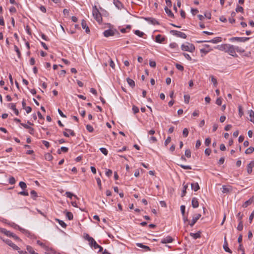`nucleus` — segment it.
Listing matches in <instances>:
<instances>
[{"mask_svg": "<svg viewBox=\"0 0 254 254\" xmlns=\"http://www.w3.org/2000/svg\"><path fill=\"white\" fill-rule=\"evenodd\" d=\"M253 202H254V197H253L250 198L249 200L245 201V203L243 204L242 206L244 208H246L249 205H251Z\"/></svg>", "mask_w": 254, "mask_h": 254, "instance_id": "a211bd4d", "label": "nucleus"}, {"mask_svg": "<svg viewBox=\"0 0 254 254\" xmlns=\"http://www.w3.org/2000/svg\"><path fill=\"white\" fill-rule=\"evenodd\" d=\"M200 234H201L200 231H198L196 233H190V235L191 237H192L194 239H197L198 238H200V237H201Z\"/></svg>", "mask_w": 254, "mask_h": 254, "instance_id": "aec40b11", "label": "nucleus"}, {"mask_svg": "<svg viewBox=\"0 0 254 254\" xmlns=\"http://www.w3.org/2000/svg\"><path fill=\"white\" fill-rule=\"evenodd\" d=\"M24 109H25L26 112L27 114H29L32 111V108L29 106H27V107H25Z\"/></svg>", "mask_w": 254, "mask_h": 254, "instance_id": "338daca9", "label": "nucleus"}, {"mask_svg": "<svg viewBox=\"0 0 254 254\" xmlns=\"http://www.w3.org/2000/svg\"><path fill=\"white\" fill-rule=\"evenodd\" d=\"M134 34L140 37H142L144 35V33L143 32H141L138 30H135L134 31Z\"/></svg>", "mask_w": 254, "mask_h": 254, "instance_id": "2f4dec72", "label": "nucleus"}, {"mask_svg": "<svg viewBox=\"0 0 254 254\" xmlns=\"http://www.w3.org/2000/svg\"><path fill=\"white\" fill-rule=\"evenodd\" d=\"M14 51L16 52V54H17V55L18 58H20L21 55L20 51L19 48H18V47L16 45H14Z\"/></svg>", "mask_w": 254, "mask_h": 254, "instance_id": "c85d7f7f", "label": "nucleus"}, {"mask_svg": "<svg viewBox=\"0 0 254 254\" xmlns=\"http://www.w3.org/2000/svg\"><path fill=\"white\" fill-rule=\"evenodd\" d=\"M66 216L68 218V219L69 220H72L73 218V214L70 212H66Z\"/></svg>", "mask_w": 254, "mask_h": 254, "instance_id": "7c9ffc66", "label": "nucleus"}, {"mask_svg": "<svg viewBox=\"0 0 254 254\" xmlns=\"http://www.w3.org/2000/svg\"><path fill=\"white\" fill-rule=\"evenodd\" d=\"M216 104L219 106L222 104V100L221 98H218L216 101Z\"/></svg>", "mask_w": 254, "mask_h": 254, "instance_id": "774afa93", "label": "nucleus"}, {"mask_svg": "<svg viewBox=\"0 0 254 254\" xmlns=\"http://www.w3.org/2000/svg\"><path fill=\"white\" fill-rule=\"evenodd\" d=\"M187 45L182 44L181 49L183 51L193 52L195 50V47L192 44L187 43Z\"/></svg>", "mask_w": 254, "mask_h": 254, "instance_id": "f03ea898", "label": "nucleus"}, {"mask_svg": "<svg viewBox=\"0 0 254 254\" xmlns=\"http://www.w3.org/2000/svg\"><path fill=\"white\" fill-rule=\"evenodd\" d=\"M229 46V44H222L221 45L217 46V48L219 49L220 51H225L226 53H227V49Z\"/></svg>", "mask_w": 254, "mask_h": 254, "instance_id": "ddd939ff", "label": "nucleus"}, {"mask_svg": "<svg viewBox=\"0 0 254 254\" xmlns=\"http://www.w3.org/2000/svg\"><path fill=\"white\" fill-rule=\"evenodd\" d=\"M112 174V171L110 169H108L106 172V175L108 177H110Z\"/></svg>", "mask_w": 254, "mask_h": 254, "instance_id": "052dcab7", "label": "nucleus"}, {"mask_svg": "<svg viewBox=\"0 0 254 254\" xmlns=\"http://www.w3.org/2000/svg\"><path fill=\"white\" fill-rule=\"evenodd\" d=\"M9 183L11 185L14 184L15 183V178L13 177H11L9 179Z\"/></svg>", "mask_w": 254, "mask_h": 254, "instance_id": "09e8293b", "label": "nucleus"}, {"mask_svg": "<svg viewBox=\"0 0 254 254\" xmlns=\"http://www.w3.org/2000/svg\"><path fill=\"white\" fill-rule=\"evenodd\" d=\"M65 130L66 131H68V132H69L71 136H74L75 135V132H74L73 130H72L71 129H68V128H65Z\"/></svg>", "mask_w": 254, "mask_h": 254, "instance_id": "3c124183", "label": "nucleus"}, {"mask_svg": "<svg viewBox=\"0 0 254 254\" xmlns=\"http://www.w3.org/2000/svg\"><path fill=\"white\" fill-rule=\"evenodd\" d=\"M65 194H66V196H67V197H69V198H70V199H71V198H72V196H74L76 198H77V196H76V195H74L73 194H72V193H71L70 192L66 191V192H65Z\"/></svg>", "mask_w": 254, "mask_h": 254, "instance_id": "473e14b6", "label": "nucleus"}, {"mask_svg": "<svg viewBox=\"0 0 254 254\" xmlns=\"http://www.w3.org/2000/svg\"><path fill=\"white\" fill-rule=\"evenodd\" d=\"M89 245L91 247H93L94 249H99L98 252H101L103 250V248L99 246L93 238H89Z\"/></svg>", "mask_w": 254, "mask_h": 254, "instance_id": "7ed1b4c3", "label": "nucleus"}, {"mask_svg": "<svg viewBox=\"0 0 254 254\" xmlns=\"http://www.w3.org/2000/svg\"><path fill=\"white\" fill-rule=\"evenodd\" d=\"M0 232L4 234L7 236H9L11 237L13 236V233L10 232V231H7L6 229L3 228H0Z\"/></svg>", "mask_w": 254, "mask_h": 254, "instance_id": "f3484780", "label": "nucleus"}, {"mask_svg": "<svg viewBox=\"0 0 254 254\" xmlns=\"http://www.w3.org/2000/svg\"><path fill=\"white\" fill-rule=\"evenodd\" d=\"M132 111H133L134 114H136V113L139 112V109H138V108L137 107L134 106V105H133L132 106Z\"/></svg>", "mask_w": 254, "mask_h": 254, "instance_id": "8fccbe9b", "label": "nucleus"}, {"mask_svg": "<svg viewBox=\"0 0 254 254\" xmlns=\"http://www.w3.org/2000/svg\"><path fill=\"white\" fill-rule=\"evenodd\" d=\"M171 141V137L168 136L167 139L165 140L164 144L166 146Z\"/></svg>", "mask_w": 254, "mask_h": 254, "instance_id": "864d4df0", "label": "nucleus"}, {"mask_svg": "<svg viewBox=\"0 0 254 254\" xmlns=\"http://www.w3.org/2000/svg\"><path fill=\"white\" fill-rule=\"evenodd\" d=\"M222 40V39L221 37H215L214 38V39L211 40H209V41H207L206 42H211V43H214V44H216V43H217L218 42H221ZM203 41H200V42H198V43H201V42H203ZM204 42H206L205 41H204Z\"/></svg>", "mask_w": 254, "mask_h": 254, "instance_id": "2eb2a0df", "label": "nucleus"}, {"mask_svg": "<svg viewBox=\"0 0 254 254\" xmlns=\"http://www.w3.org/2000/svg\"><path fill=\"white\" fill-rule=\"evenodd\" d=\"M86 127L87 130L90 132H92L94 130L93 127L90 125H86Z\"/></svg>", "mask_w": 254, "mask_h": 254, "instance_id": "79ce46f5", "label": "nucleus"}, {"mask_svg": "<svg viewBox=\"0 0 254 254\" xmlns=\"http://www.w3.org/2000/svg\"><path fill=\"white\" fill-rule=\"evenodd\" d=\"M18 194L24 196H28L29 195L28 192L27 191H20L18 192Z\"/></svg>", "mask_w": 254, "mask_h": 254, "instance_id": "4d7b16f0", "label": "nucleus"}, {"mask_svg": "<svg viewBox=\"0 0 254 254\" xmlns=\"http://www.w3.org/2000/svg\"><path fill=\"white\" fill-rule=\"evenodd\" d=\"M191 189L194 191H196L199 189V186L197 183H194L191 184Z\"/></svg>", "mask_w": 254, "mask_h": 254, "instance_id": "393cba45", "label": "nucleus"}, {"mask_svg": "<svg viewBox=\"0 0 254 254\" xmlns=\"http://www.w3.org/2000/svg\"><path fill=\"white\" fill-rule=\"evenodd\" d=\"M81 26L83 29L85 30V32L87 33H89L90 32V29L88 26L87 25L86 22L84 20H82L81 22Z\"/></svg>", "mask_w": 254, "mask_h": 254, "instance_id": "dca6fc26", "label": "nucleus"}, {"mask_svg": "<svg viewBox=\"0 0 254 254\" xmlns=\"http://www.w3.org/2000/svg\"><path fill=\"white\" fill-rule=\"evenodd\" d=\"M174 239L170 236H167L166 238L162 239L161 243L162 244L170 243L173 242Z\"/></svg>", "mask_w": 254, "mask_h": 254, "instance_id": "9b49d317", "label": "nucleus"}, {"mask_svg": "<svg viewBox=\"0 0 254 254\" xmlns=\"http://www.w3.org/2000/svg\"><path fill=\"white\" fill-rule=\"evenodd\" d=\"M211 143V139L210 138L208 137L205 139V144L206 146H208Z\"/></svg>", "mask_w": 254, "mask_h": 254, "instance_id": "603ef678", "label": "nucleus"}, {"mask_svg": "<svg viewBox=\"0 0 254 254\" xmlns=\"http://www.w3.org/2000/svg\"><path fill=\"white\" fill-rule=\"evenodd\" d=\"M190 99V96L189 95H184V101L186 104H188L189 103Z\"/></svg>", "mask_w": 254, "mask_h": 254, "instance_id": "a19ab883", "label": "nucleus"}, {"mask_svg": "<svg viewBox=\"0 0 254 254\" xmlns=\"http://www.w3.org/2000/svg\"><path fill=\"white\" fill-rule=\"evenodd\" d=\"M114 3L118 9H121L123 7V4L118 0H114Z\"/></svg>", "mask_w": 254, "mask_h": 254, "instance_id": "4be33fe9", "label": "nucleus"}, {"mask_svg": "<svg viewBox=\"0 0 254 254\" xmlns=\"http://www.w3.org/2000/svg\"><path fill=\"white\" fill-rule=\"evenodd\" d=\"M30 193L32 197L33 198V199H35V198L37 197V193L34 190H31Z\"/></svg>", "mask_w": 254, "mask_h": 254, "instance_id": "58836bf2", "label": "nucleus"}, {"mask_svg": "<svg viewBox=\"0 0 254 254\" xmlns=\"http://www.w3.org/2000/svg\"><path fill=\"white\" fill-rule=\"evenodd\" d=\"M92 14L95 19L100 23L102 21V15L96 5L93 6Z\"/></svg>", "mask_w": 254, "mask_h": 254, "instance_id": "f257e3e1", "label": "nucleus"}, {"mask_svg": "<svg viewBox=\"0 0 254 254\" xmlns=\"http://www.w3.org/2000/svg\"><path fill=\"white\" fill-rule=\"evenodd\" d=\"M185 156L188 158H190L191 157V151L190 149L186 150Z\"/></svg>", "mask_w": 254, "mask_h": 254, "instance_id": "ea45409f", "label": "nucleus"}, {"mask_svg": "<svg viewBox=\"0 0 254 254\" xmlns=\"http://www.w3.org/2000/svg\"><path fill=\"white\" fill-rule=\"evenodd\" d=\"M169 46L171 48L174 49V48L178 47V45L176 43H172L170 44Z\"/></svg>", "mask_w": 254, "mask_h": 254, "instance_id": "5fc2aeb1", "label": "nucleus"}, {"mask_svg": "<svg viewBox=\"0 0 254 254\" xmlns=\"http://www.w3.org/2000/svg\"><path fill=\"white\" fill-rule=\"evenodd\" d=\"M149 65L152 67H155L156 66V62L154 61H150Z\"/></svg>", "mask_w": 254, "mask_h": 254, "instance_id": "13d9d810", "label": "nucleus"}, {"mask_svg": "<svg viewBox=\"0 0 254 254\" xmlns=\"http://www.w3.org/2000/svg\"><path fill=\"white\" fill-rule=\"evenodd\" d=\"M178 165H179L181 168H183L184 169H188V170L191 169V166H189V165H184L183 164H178Z\"/></svg>", "mask_w": 254, "mask_h": 254, "instance_id": "f704fd0d", "label": "nucleus"}, {"mask_svg": "<svg viewBox=\"0 0 254 254\" xmlns=\"http://www.w3.org/2000/svg\"><path fill=\"white\" fill-rule=\"evenodd\" d=\"M189 134V130L187 128H185L183 130V135L184 137L188 136Z\"/></svg>", "mask_w": 254, "mask_h": 254, "instance_id": "e433bc0d", "label": "nucleus"}, {"mask_svg": "<svg viewBox=\"0 0 254 254\" xmlns=\"http://www.w3.org/2000/svg\"><path fill=\"white\" fill-rule=\"evenodd\" d=\"M100 150L105 155H107L108 154V150L105 148L101 147L100 148Z\"/></svg>", "mask_w": 254, "mask_h": 254, "instance_id": "a18cd8bd", "label": "nucleus"}, {"mask_svg": "<svg viewBox=\"0 0 254 254\" xmlns=\"http://www.w3.org/2000/svg\"><path fill=\"white\" fill-rule=\"evenodd\" d=\"M136 245L137 247H139V248L144 249L147 251H150V248L148 246H145V245H143L141 243H136Z\"/></svg>", "mask_w": 254, "mask_h": 254, "instance_id": "a878e982", "label": "nucleus"}, {"mask_svg": "<svg viewBox=\"0 0 254 254\" xmlns=\"http://www.w3.org/2000/svg\"><path fill=\"white\" fill-rule=\"evenodd\" d=\"M201 217V214H197L195 215L191 221L190 223H189L191 227H192L194 224L196 222V221L199 219V218Z\"/></svg>", "mask_w": 254, "mask_h": 254, "instance_id": "6e6552de", "label": "nucleus"}, {"mask_svg": "<svg viewBox=\"0 0 254 254\" xmlns=\"http://www.w3.org/2000/svg\"><path fill=\"white\" fill-rule=\"evenodd\" d=\"M254 151V147L251 146L246 150L245 153L247 154H249L253 153Z\"/></svg>", "mask_w": 254, "mask_h": 254, "instance_id": "c756f323", "label": "nucleus"}, {"mask_svg": "<svg viewBox=\"0 0 254 254\" xmlns=\"http://www.w3.org/2000/svg\"><path fill=\"white\" fill-rule=\"evenodd\" d=\"M236 51L239 53H244L245 52V50L242 49L239 47H235Z\"/></svg>", "mask_w": 254, "mask_h": 254, "instance_id": "6e6d98bb", "label": "nucleus"}, {"mask_svg": "<svg viewBox=\"0 0 254 254\" xmlns=\"http://www.w3.org/2000/svg\"><path fill=\"white\" fill-rule=\"evenodd\" d=\"M228 245V243H227V240H226V237L225 236L224 240L223 249H224V250L226 252H228V253L231 254L232 253V251L229 248Z\"/></svg>", "mask_w": 254, "mask_h": 254, "instance_id": "9d476101", "label": "nucleus"}, {"mask_svg": "<svg viewBox=\"0 0 254 254\" xmlns=\"http://www.w3.org/2000/svg\"><path fill=\"white\" fill-rule=\"evenodd\" d=\"M237 228V230L239 231H242L243 230V224L242 221H240V222H239V223Z\"/></svg>", "mask_w": 254, "mask_h": 254, "instance_id": "c9c22d12", "label": "nucleus"}, {"mask_svg": "<svg viewBox=\"0 0 254 254\" xmlns=\"http://www.w3.org/2000/svg\"><path fill=\"white\" fill-rule=\"evenodd\" d=\"M127 83L128 84V85L131 88H134L135 87V82H134V81L132 79H131L129 78V77H128V78H127Z\"/></svg>", "mask_w": 254, "mask_h": 254, "instance_id": "b1692460", "label": "nucleus"}, {"mask_svg": "<svg viewBox=\"0 0 254 254\" xmlns=\"http://www.w3.org/2000/svg\"><path fill=\"white\" fill-rule=\"evenodd\" d=\"M211 81L213 83L214 86L215 87H216V85L217 84V81L216 79L213 76H211Z\"/></svg>", "mask_w": 254, "mask_h": 254, "instance_id": "49530a36", "label": "nucleus"}, {"mask_svg": "<svg viewBox=\"0 0 254 254\" xmlns=\"http://www.w3.org/2000/svg\"><path fill=\"white\" fill-rule=\"evenodd\" d=\"M145 20L151 23L153 25H159V22L155 18L152 17H146L144 18Z\"/></svg>", "mask_w": 254, "mask_h": 254, "instance_id": "1a4fd4ad", "label": "nucleus"}, {"mask_svg": "<svg viewBox=\"0 0 254 254\" xmlns=\"http://www.w3.org/2000/svg\"><path fill=\"white\" fill-rule=\"evenodd\" d=\"M250 119H248L251 122L254 123V112L253 110L249 111Z\"/></svg>", "mask_w": 254, "mask_h": 254, "instance_id": "cd10ccee", "label": "nucleus"}, {"mask_svg": "<svg viewBox=\"0 0 254 254\" xmlns=\"http://www.w3.org/2000/svg\"><path fill=\"white\" fill-rule=\"evenodd\" d=\"M211 150L210 148H206L205 149V154L206 155H209L211 153Z\"/></svg>", "mask_w": 254, "mask_h": 254, "instance_id": "0e129e2a", "label": "nucleus"}, {"mask_svg": "<svg viewBox=\"0 0 254 254\" xmlns=\"http://www.w3.org/2000/svg\"><path fill=\"white\" fill-rule=\"evenodd\" d=\"M236 11L237 12H243L244 8L242 6L238 5L236 8Z\"/></svg>", "mask_w": 254, "mask_h": 254, "instance_id": "37998d69", "label": "nucleus"}, {"mask_svg": "<svg viewBox=\"0 0 254 254\" xmlns=\"http://www.w3.org/2000/svg\"><path fill=\"white\" fill-rule=\"evenodd\" d=\"M2 241L4 242L8 246L12 248L14 250H18L19 249L18 247L15 245L14 243H13L11 240L9 239H2Z\"/></svg>", "mask_w": 254, "mask_h": 254, "instance_id": "0eeeda50", "label": "nucleus"}, {"mask_svg": "<svg viewBox=\"0 0 254 254\" xmlns=\"http://www.w3.org/2000/svg\"><path fill=\"white\" fill-rule=\"evenodd\" d=\"M250 39L249 37H232L230 39L231 41H237L239 42H245Z\"/></svg>", "mask_w": 254, "mask_h": 254, "instance_id": "423d86ee", "label": "nucleus"}, {"mask_svg": "<svg viewBox=\"0 0 254 254\" xmlns=\"http://www.w3.org/2000/svg\"><path fill=\"white\" fill-rule=\"evenodd\" d=\"M191 204H192V206L193 208H197L198 207L199 203H198V201L196 198H195V197L192 198V200H191Z\"/></svg>", "mask_w": 254, "mask_h": 254, "instance_id": "6ab92c4d", "label": "nucleus"}, {"mask_svg": "<svg viewBox=\"0 0 254 254\" xmlns=\"http://www.w3.org/2000/svg\"><path fill=\"white\" fill-rule=\"evenodd\" d=\"M254 167V161H252L247 166V172L250 174L252 172V169Z\"/></svg>", "mask_w": 254, "mask_h": 254, "instance_id": "4468645a", "label": "nucleus"}, {"mask_svg": "<svg viewBox=\"0 0 254 254\" xmlns=\"http://www.w3.org/2000/svg\"><path fill=\"white\" fill-rule=\"evenodd\" d=\"M222 192L223 193H228L232 190L231 187H227L225 186H223L222 187Z\"/></svg>", "mask_w": 254, "mask_h": 254, "instance_id": "bb28decb", "label": "nucleus"}, {"mask_svg": "<svg viewBox=\"0 0 254 254\" xmlns=\"http://www.w3.org/2000/svg\"><path fill=\"white\" fill-rule=\"evenodd\" d=\"M19 186L23 190L26 188L27 187L26 183H24V182H20L19 184Z\"/></svg>", "mask_w": 254, "mask_h": 254, "instance_id": "4c0bfd02", "label": "nucleus"}, {"mask_svg": "<svg viewBox=\"0 0 254 254\" xmlns=\"http://www.w3.org/2000/svg\"><path fill=\"white\" fill-rule=\"evenodd\" d=\"M164 10L166 12V13L167 14V15L170 17H172V18H173L174 17V14L173 13V12H172V11L169 9L168 8L167 6H166L164 8Z\"/></svg>", "mask_w": 254, "mask_h": 254, "instance_id": "5701e85b", "label": "nucleus"}, {"mask_svg": "<svg viewBox=\"0 0 254 254\" xmlns=\"http://www.w3.org/2000/svg\"><path fill=\"white\" fill-rule=\"evenodd\" d=\"M187 188H188V185H184L183 190L182 191V197H183L185 195L186 193V190H187Z\"/></svg>", "mask_w": 254, "mask_h": 254, "instance_id": "c03bdc74", "label": "nucleus"}, {"mask_svg": "<svg viewBox=\"0 0 254 254\" xmlns=\"http://www.w3.org/2000/svg\"><path fill=\"white\" fill-rule=\"evenodd\" d=\"M201 141L199 140H197L195 144V148L198 149L201 145Z\"/></svg>", "mask_w": 254, "mask_h": 254, "instance_id": "69168bd1", "label": "nucleus"}, {"mask_svg": "<svg viewBox=\"0 0 254 254\" xmlns=\"http://www.w3.org/2000/svg\"><path fill=\"white\" fill-rule=\"evenodd\" d=\"M103 34H104V35L105 37H109L111 36L114 35L115 32H114L113 30H112L111 29H108V30H105Z\"/></svg>", "mask_w": 254, "mask_h": 254, "instance_id": "f8f14e48", "label": "nucleus"}, {"mask_svg": "<svg viewBox=\"0 0 254 254\" xmlns=\"http://www.w3.org/2000/svg\"><path fill=\"white\" fill-rule=\"evenodd\" d=\"M227 53L234 57H238V55L236 53L235 46L229 44Z\"/></svg>", "mask_w": 254, "mask_h": 254, "instance_id": "20e7f679", "label": "nucleus"}, {"mask_svg": "<svg viewBox=\"0 0 254 254\" xmlns=\"http://www.w3.org/2000/svg\"><path fill=\"white\" fill-rule=\"evenodd\" d=\"M183 55L184 56V57L188 60L189 61H191V58L190 57V56L187 54V53H183Z\"/></svg>", "mask_w": 254, "mask_h": 254, "instance_id": "e2e57ef3", "label": "nucleus"}, {"mask_svg": "<svg viewBox=\"0 0 254 254\" xmlns=\"http://www.w3.org/2000/svg\"><path fill=\"white\" fill-rule=\"evenodd\" d=\"M53 158L52 156L50 154L48 153L46 155V159L49 161L51 160Z\"/></svg>", "mask_w": 254, "mask_h": 254, "instance_id": "bf43d9fd", "label": "nucleus"}, {"mask_svg": "<svg viewBox=\"0 0 254 254\" xmlns=\"http://www.w3.org/2000/svg\"><path fill=\"white\" fill-rule=\"evenodd\" d=\"M56 220L59 222V224L63 228H65L66 226V224L62 220L60 219H56Z\"/></svg>", "mask_w": 254, "mask_h": 254, "instance_id": "72a5a7b5", "label": "nucleus"}, {"mask_svg": "<svg viewBox=\"0 0 254 254\" xmlns=\"http://www.w3.org/2000/svg\"><path fill=\"white\" fill-rule=\"evenodd\" d=\"M170 33H172L173 35L176 36L177 37H180L183 39H186L187 37V35L185 33L177 30H171L170 31Z\"/></svg>", "mask_w": 254, "mask_h": 254, "instance_id": "39448f33", "label": "nucleus"}, {"mask_svg": "<svg viewBox=\"0 0 254 254\" xmlns=\"http://www.w3.org/2000/svg\"><path fill=\"white\" fill-rule=\"evenodd\" d=\"M176 68L178 70H179L180 71H183L184 70V68L183 66H182V65H181V64H176Z\"/></svg>", "mask_w": 254, "mask_h": 254, "instance_id": "de8ad7c7", "label": "nucleus"}, {"mask_svg": "<svg viewBox=\"0 0 254 254\" xmlns=\"http://www.w3.org/2000/svg\"><path fill=\"white\" fill-rule=\"evenodd\" d=\"M191 12L192 13V15H195L198 12V10L197 9H194V8H191Z\"/></svg>", "mask_w": 254, "mask_h": 254, "instance_id": "680f3d73", "label": "nucleus"}, {"mask_svg": "<svg viewBox=\"0 0 254 254\" xmlns=\"http://www.w3.org/2000/svg\"><path fill=\"white\" fill-rule=\"evenodd\" d=\"M165 40V38L162 37L161 35H157L155 37V41L159 43H162Z\"/></svg>", "mask_w": 254, "mask_h": 254, "instance_id": "412c9836", "label": "nucleus"}]
</instances>
